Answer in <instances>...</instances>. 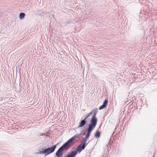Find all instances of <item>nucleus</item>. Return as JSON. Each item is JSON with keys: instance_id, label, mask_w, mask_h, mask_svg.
I'll return each instance as SVG.
<instances>
[{"instance_id": "nucleus-2", "label": "nucleus", "mask_w": 157, "mask_h": 157, "mask_svg": "<svg viewBox=\"0 0 157 157\" xmlns=\"http://www.w3.org/2000/svg\"><path fill=\"white\" fill-rule=\"evenodd\" d=\"M94 111L95 112V113L93 115L90 123V124L88 129L87 133L85 137V138H88L90 136L91 132L95 128L97 124V120L96 117V110H94Z\"/></svg>"}, {"instance_id": "nucleus-1", "label": "nucleus", "mask_w": 157, "mask_h": 157, "mask_svg": "<svg viewBox=\"0 0 157 157\" xmlns=\"http://www.w3.org/2000/svg\"><path fill=\"white\" fill-rule=\"evenodd\" d=\"M75 137V136H73L59 149L56 153V155L57 157H61L62 156L64 149H67L68 147H70L73 140Z\"/></svg>"}, {"instance_id": "nucleus-7", "label": "nucleus", "mask_w": 157, "mask_h": 157, "mask_svg": "<svg viewBox=\"0 0 157 157\" xmlns=\"http://www.w3.org/2000/svg\"><path fill=\"white\" fill-rule=\"evenodd\" d=\"M108 103V101L107 100H105L103 102V104L101 105L99 107V109L101 110V109L104 108L106 106L107 104Z\"/></svg>"}, {"instance_id": "nucleus-3", "label": "nucleus", "mask_w": 157, "mask_h": 157, "mask_svg": "<svg viewBox=\"0 0 157 157\" xmlns=\"http://www.w3.org/2000/svg\"><path fill=\"white\" fill-rule=\"evenodd\" d=\"M56 147V145H54L50 147L46 148L43 151H39L38 153L40 154H46V155H48L53 152L54 151Z\"/></svg>"}, {"instance_id": "nucleus-4", "label": "nucleus", "mask_w": 157, "mask_h": 157, "mask_svg": "<svg viewBox=\"0 0 157 157\" xmlns=\"http://www.w3.org/2000/svg\"><path fill=\"white\" fill-rule=\"evenodd\" d=\"M98 109H94L93 110L89 113L88 115H87L85 118H84V119L82 120L80 124L78 126V128L80 127H81L83 126L86 124V120L87 119V118L92 113H93V114L95 113V112L94 111V110H96V114H97V111H98Z\"/></svg>"}, {"instance_id": "nucleus-5", "label": "nucleus", "mask_w": 157, "mask_h": 157, "mask_svg": "<svg viewBox=\"0 0 157 157\" xmlns=\"http://www.w3.org/2000/svg\"><path fill=\"white\" fill-rule=\"evenodd\" d=\"M77 154L76 151H71L70 153H68L65 157H75Z\"/></svg>"}, {"instance_id": "nucleus-10", "label": "nucleus", "mask_w": 157, "mask_h": 157, "mask_svg": "<svg viewBox=\"0 0 157 157\" xmlns=\"http://www.w3.org/2000/svg\"><path fill=\"white\" fill-rule=\"evenodd\" d=\"M87 140H88V138H85L84 141L82 142V144H84L85 146H86V142L87 141Z\"/></svg>"}, {"instance_id": "nucleus-8", "label": "nucleus", "mask_w": 157, "mask_h": 157, "mask_svg": "<svg viewBox=\"0 0 157 157\" xmlns=\"http://www.w3.org/2000/svg\"><path fill=\"white\" fill-rule=\"evenodd\" d=\"M25 15V14L24 13H21L20 14L19 18L20 20L23 19Z\"/></svg>"}, {"instance_id": "nucleus-6", "label": "nucleus", "mask_w": 157, "mask_h": 157, "mask_svg": "<svg viewBox=\"0 0 157 157\" xmlns=\"http://www.w3.org/2000/svg\"><path fill=\"white\" fill-rule=\"evenodd\" d=\"M85 147L84 144H80L78 146L77 148V151L79 153L82 150L84 149Z\"/></svg>"}, {"instance_id": "nucleus-9", "label": "nucleus", "mask_w": 157, "mask_h": 157, "mask_svg": "<svg viewBox=\"0 0 157 157\" xmlns=\"http://www.w3.org/2000/svg\"><path fill=\"white\" fill-rule=\"evenodd\" d=\"M100 132L99 131H97L95 134V136L96 138L99 137L100 136Z\"/></svg>"}]
</instances>
